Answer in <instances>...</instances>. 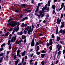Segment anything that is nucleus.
Here are the masks:
<instances>
[{"mask_svg":"<svg viewBox=\"0 0 65 65\" xmlns=\"http://www.w3.org/2000/svg\"><path fill=\"white\" fill-rule=\"evenodd\" d=\"M17 22H10L9 24H7V25L8 26L10 25L11 27H14V26L17 25Z\"/></svg>","mask_w":65,"mask_h":65,"instance_id":"nucleus-1","label":"nucleus"},{"mask_svg":"<svg viewBox=\"0 0 65 65\" xmlns=\"http://www.w3.org/2000/svg\"><path fill=\"white\" fill-rule=\"evenodd\" d=\"M29 29V30H28V33L29 35H30L31 34V33L30 32H32V30H31V26H30L29 27H27V28H26L25 29L26 30H28V29Z\"/></svg>","mask_w":65,"mask_h":65,"instance_id":"nucleus-2","label":"nucleus"},{"mask_svg":"<svg viewBox=\"0 0 65 65\" xmlns=\"http://www.w3.org/2000/svg\"><path fill=\"white\" fill-rule=\"evenodd\" d=\"M17 36H15L14 37H13L11 39V41L12 42L13 41V42H15V40L17 39Z\"/></svg>","mask_w":65,"mask_h":65,"instance_id":"nucleus-3","label":"nucleus"},{"mask_svg":"<svg viewBox=\"0 0 65 65\" xmlns=\"http://www.w3.org/2000/svg\"><path fill=\"white\" fill-rule=\"evenodd\" d=\"M19 27H18L16 29H14L13 32H12V34H14V32H15V31H16V32H18V31L19 30Z\"/></svg>","mask_w":65,"mask_h":65,"instance_id":"nucleus-4","label":"nucleus"},{"mask_svg":"<svg viewBox=\"0 0 65 65\" xmlns=\"http://www.w3.org/2000/svg\"><path fill=\"white\" fill-rule=\"evenodd\" d=\"M35 44V42H34V38H33L31 42V46H34Z\"/></svg>","mask_w":65,"mask_h":65,"instance_id":"nucleus-5","label":"nucleus"},{"mask_svg":"<svg viewBox=\"0 0 65 65\" xmlns=\"http://www.w3.org/2000/svg\"><path fill=\"white\" fill-rule=\"evenodd\" d=\"M47 7V4H46L44 7H43V8L42 9V11L43 12H45V11H44V10H46V8Z\"/></svg>","mask_w":65,"mask_h":65,"instance_id":"nucleus-6","label":"nucleus"},{"mask_svg":"<svg viewBox=\"0 0 65 65\" xmlns=\"http://www.w3.org/2000/svg\"><path fill=\"white\" fill-rule=\"evenodd\" d=\"M40 3H39L38 4V6L37 7V9H36V12H37L38 10H39V7L40 6Z\"/></svg>","mask_w":65,"mask_h":65,"instance_id":"nucleus-7","label":"nucleus"},{"mask_svg":"<svg viewBox=\"0 0 65 65\" xmlns=\"http://www.w3.org/2000/svg\"><path fill=\"white\" fill-rule=\"evenodd\" d=\"M22 41V39L20 40L19 41H18V40H17L16 42V44H19V43H20Z\"/></svg>","mask_w":65,"mask_h":65,"instance_id":"nucleus-8","label":"nucleus"},{"mask_svg":"<svg viewBox=\"0 0 65 65\" xmlns=\"http://www.w3.org/2000/svg\"><path fill=\"white\" fill-rule=\"evenodd\" d=\"M39 13L40 15H41V18H43V17H44V14H42V13H43V12H42V11H40Z\"/></svg>","mask_w":65,"mask_h":65,"instance_id":"nucleus-9","label":"nucleus"},{"mask_svg":"<svg viewBox=\"0 0 65 65\" xmlns=\"http://www.w3.org/2000/svg\"><path fill=\"white\" fill-rule=\"evenodd\" d=\"M53 39H51L50 40V43H49V45H52L53 44Z\"/></svg>","mask_w":65,"mask_h":65,"instance_id":"nucleus-10","label":"nucleus"},{"mask_svg":"<svg viewBox=\"0 0 65 65\" xmlns=\"http://www.w3.org/2000/svg\"><path fill=\"white\" fill-rule=\"evenodd\" d=\"M17 35H22L23 34V32L22 31H21L20 32H18L17 33Z\"/></svg>","mask_w":65,"mask_h":65,"instance_id":"nucleus-11","label":"nucleus"},{"mask_svg":"<svg viewBox=\"0 0 65 65\" xmlns=\"http://www.w3.org/2000/svg\"><path fill=\"white\" fill-rule=\"evenodd\" d=\"M61 19L59 20H57V24L59 25V24H60V23H61Z\"/></svg>","mask_w":65,"mask_h":65,"instance_id":"nucleus-12","label":"nucleus"},{"mask_svg":"<svg viewBox=\"0 0 65 65\" xmlns=\"http://www.w3.org/2000/svg\"><path fill=\"white\" fill-rule=\"evenodd\" d=\"M60 33H62V35H64V34H65V30H62V31Z\"/></svg>","mask_w":65,"mask_h":65,"instance_id":"nucleus-13","label":"nucleus"},{"mask_svg":"<svg viewBox=\"0 0 65 65\" xmlns=\"http://www.w3.org/2000/svg\"><path fill=\"white\" fill-rule=\"evenodd\" d=\"M35 49H36V52H37V51H38V50H39V46H37V49H36V48H35Z\"/></svg>","mask_w":65,"mask_h":65,"instance_id":"nucleus-14","label":"nucleus"},{"mask_svg":"<svg viewBox=\"0 0 65 65\" xmlns=\"http://www.w3.org/2000/svg\"><path fill=\"white\" fill-rule=\"evenodd\" d=\"M52 9H53L54 10H55V8H56L55 5H52Z\"/></svg>","mask_w":65,"mask_h":65,"instance_id":"nucleus-15","label":"nucleus"},{"mask_svg":"<svg viewBox=\"0 0 65 65\" xmlns=\"http://www.w3.org/2000/svg\"><path fill=\"white\" fill-rule=\"evenodd\" d=\"M4 57H2L1 59V57H0V63H2L3 61V59Z\"/></svg>","mask_w":65,"mask_h":65,"instance_id":"nucleus-16","label":"nucleus"},{"mask_svg":"<svg viewBox=\"0 0 65 65\" xmlns=\"http://www.w3.org/2000/svg\"><path fill=\"white\" fill-rule=\"evenodd\" d=\"M44 56H45V54H41V57L42 58H43L44 57Z\"/></svg>","mask_w":65,"mask_h":65,"instance_id":"nucleus-17","label":"nucleus"},{"mask_svg":"<svg viewBox=\"0 0 65 65\" xmlns=\"http://www.w3.org/2000/svg\"><path fill=\"white\" fill-rule=\"evenodd\" d=\"M58 32L59 31H58V27H56V34H58Z\"/></svg>","mask_w":65,"mask_h":65,"instance_id":"nucleus-18","label":"nucleus"},{"mask_svg":"<svg viewBox=\"0 0 65 65\" xmlns=\"http://www.w3.org/2000/svg\"><path fill=\"white\" fill-rule=\"evenodd\" d=\"M19 60L18 59L15 62V65H17L18 64V63L19 62Z\"/></svg>","mask_w":65,"mask_h":65,"instance_id":"nucleus-19","label":"nucleus"},{"mask_svg":"<svg viewBox=\"0 0 65 65\" xmlns=\"http://www.w3.org/2000/svg\"><path fill=\"white\" fill-rule=\"evenodd\" d=\"M60 37H57V39H56V41H59V40H60Z\"/></svg>","mask_w":65,"mask_h":65,"instance_id":"nucleus-20","label":"nucleus"},{"mask_svg":"<svg viewBox=\"0 0 65 65\" xmlns=\"http://www.w3.org/2000/svg\"><path fill=\"white\" fill-rule=\"evenodd\" d=\"M52 48H53V46L52 45H51L49 47V49L50 51H51L52 50Z\"/></svg>","mask_w":65,"mask_h":65,"instance_id":"nucleus-21","label":"nucleus"},{"mask_svg":"<svg viewBox=\"0 0 65 65\" xmlns=\"http://www.w3.org/2000/svg\"><path fill=\"white\" fill-rule=\"evenodd\" d=\"M6 58L7 61H8V58H9V56H8V55H6Z\"/></svg>","mask_w":65,"mask_h":65,"instance_id":"nucleus-22","label":"nucleus"},{"mask_svg":"<svg viewBox=\"0 0 65 65\" xmlns=\"http://www.w3.org/2000/svg\"><path fill=\"white\" fill-rule=\"evenodd\" d=\"M10 42H11V41L10 40H9L7 43L8 45H10Z\"/></svg>","mask_w":65,"mask_h":65,"instance_id":"nucleus-23","label":"nucleus"},{"mask_svg":"<svg viewBox=\"0 0 65 65\" xmlns=\"http://www.w3.org/2000/svg\"><path fill=\"white\" fill-rule=\"evenodd\" d=\"M25 54H26V51H24V52H23L22 53V56H25Z\"/></svg>","mask_w":65,"mask_h":65,"instance_id":"nucleus-24","label":"nucleus"},{"mask_svg":"<svg viewBox=\"0 0 65 65\" xmlns=\"http://www.w3.org/2000/svg\"><path fill=\"white\" fill-rule=\"evenodd\" d=\"M27 20V19H28V18L27 17H25V18H23L22 20L21 21L22 22H23V21H25V20Z\"/></svg>","mask_w":65,"mask_h":65,"instance_id":"nucleus-25","label":"nucleus"},{"mask_svg":"<svg viewBox=\"0 0 65 65\" xmlns=\"http://www.w3.org/2000/svg\"><path fill=\"white\" fill-rule=\"evenodd\" d=\"M61 6V8H63V7L64 6V3H62Z\"/></svg>","mask_w":65,"mask_h":65,"instance_id":"nucleus-26","label":"nucleus"},{"mask_svg":"<svg viewBox=\"0 0 65 65\" xmlns=\"http://www.w3.org/2000/svg\"><path fill=\"white\" fill-rule=\"evenodd\" d=\"M20 50H18L17 52V54L19 55V54H20Z\"/></svg>","mask_w":65,"mask_h":65,"instance_id":"nucleus-27","label":"nucleus"},{"mask_svg":"<svg viewBox=\"0 0 65 65\" xmlns=\"http://www.w3.org/2000/svg\"><path fill=\"white\" fill-rule=\"evenodd\" d=\"M61 51H60L58 52V56H59V55H61Z\"/></svg>","mask_w":65,"mask_h":65,"instance_id":"nucleus-28","label":"nucleus"},{"mask_svg":"<svg viewBox=\"0 0 65 65\" xmlns=\"http://www.w3.org/2000/svg\"><path fill=\"white\" fill-rule=\"evenodd\" d=\"M63 31V30H62V29H61L59 31V32L58 33V35H60V33Z\"/></svg>","mask_w":65,"mask_h":65,"instance_id":"nucleus-29","label":"nucleus"},{"mask_svg":"<svg viewBox=\"0 0 65 65\" xmlns=\"http://www.w3.org/2000/svg\"><path fill=\"white\" fill-rule=\"evenodd\" d=\"M25 27V24L24 23H22L21 25V27Z\"/></svg>","mask_w":65,"mask_h":65,"instance_id":"nucleus-30","label":"nucleus"},{"mask_svg":"<svg viewBox=\"0 0 65 65\" xmlns=\"http://www.w3.org/2000/svg\"><path fill=\"white\" fill-rule=\"evenodd\" d=\"M63 13H61V18L62 19L63 18Z\"/></svg>","mask_w":65,"mask_h":65,"instance_id":"nucleus-31","label":"nucleus"},{"mask_svg":"<svg viewBox=\"0 0 65 65\" xmlns=\"http://www.w3.org/2000/svg\"><path fill=\"white\" fill-rule=\"evenodd\" d=\"M5 45V43H4L2 45H1V47H3V46H4Z\"/></svg>","mask_w":65,"mask_h":65,"instance_id":"nucleus-32","label":"nucleus"},{"mask_svg":"<svg viewBox=\"0 0 65 65\" xmlns=\"http://www.w3.org/2000/svg\"><path fill=\"white\" fill-rule=\"evenodd\" d=\"M52 38H55V36L54 34H53L52 35Z\"/></svg>","mask_w":65,"mask_h":65,"instance_id":"nucleus-33","label":"nucleus"},{"mask_svg":"<svg viewBox=\"0 0 65 65\" xmlns=\"http://www.w3.org/2000/svg\"><path fill=\"white\" fill-rule=\"evenodd\" d=\"M33 55H34V54L33 53L31 55V54H29V57H30H30H33Z\"/></svg>","mask_w":65,"mask_h":65,"instance_id":"nucleus-34","label":"nucleus"},{"mask_svg":"<svg viewBox=\"0 0 65 65\" xmlns=\"http://www.w3.org/2000/svg\"><path fill=\"white\" fill-rule=\"evenodd\" d=\"M24 57H23L22 59V63H23V62H24Z\"/></svg>","mask_w":65,"mask_h":65,"instance_id":"nucleus-35","label":"nucleus"},{"mask_svg":"<svg viewBox=\"0 0 65 65\" xmlns=\"http://www.w3.org/2000/svg\"><path fill=\"white\" fill-rule=\"evenodd\" d=\"M11 36H12V35L10 34L9 35V39H10L11 38Z\"/></svg>","mask_w":65,"mask_h":65,"instance_id":"nucleus-36","label":"nucleus"},{"mask_svg":"<svg viewBox=\"0 0 65 65\" xmlns=\"http://www.w3.org/2000/svg\"><path fill=\"white\" fill-rule=\"evenodd\" d=\"M26 5L24 4H23L22 5V6L24 8H25V6H26Z\"/></svg>","mask_w":65,"mask_h":65,"instance_id":"nucleus-37","label":"nucleus"},{"mask_svg":"<svg viewBox=\"0 0 65 65\" xmlns=\"http://www.w3.org/2000/svg\"><path fill=\"white\" fill-rule=\"evenodd\" d=\"M41 63L42 65H44V63H45V62H44V61L41 62Z\"/></svg>","mask_w":65,"mask_h":65,"instance_id":"nucleus-38","label":"nucleus"},{"mask_svg":"<svg viewBox=\"0 0 65 65\" xmlns=\"http://www.w3.org/2000/svg\"><path fill=\"white\" fill-rule=\"evenodd\" d=\"M16 58H17V55H15L14 57V59L15 60Z\"/></svg>","mask_w":65,"mask_h":65,"instance_id":"nucleus-39","label":"nucleus"},{"mask_svg":"<svg viewBox=\"0 0 65 65\" xmlns=\"http://www.w3.org/2000/svg\"><path fill=\"white\" fill-rule=\"evenodd\" d=\"M39 45V43L38 42H37L36 44L35 45V46H37V45Z\"/></svg>","mask_w":65,"mask_h":65,"instance_id":"nucleus-40","label":"nucleus"},{"mask_svg":"<svg viewBox=\"0 0 65 65\" xmlns=\"http://www.w3.org/2000/svg\"><path fill=\"white\" fill-rule=\"evenodd\" d=\"M64 25H61V27H60V29H61L62 28H63L64 27Z\"/></svg>","mask_w":65,"mask_h":65,"instance_id":"nucleus-41","label":"nucleus"},{"mask_svg":"<svg viewBox=\"0 0 65 65\" xmlns=\"http://www.w3.org/2000/svg\"><path fill=\"white\" fill-rule=\"evenodd\" d=\"M46 52V51H44V50H43L42 51V53H45Z\"/></svg>","mask_w":65,"mask_h":65,"instance_id":"nucleus-42","label":"nucleus"},{"mask_svg":"<svg viewBox=\"0 0 65 65\" xmlns=\"http://www.w3.org/2000/svg\"><path fill=\"white\" fill-rule=\"evenodd\" d=\"M37 55H40V52H39L36 53Z\"/></svg>","mask_w":65,"mask_h":65,"instance_id":"nucleus-43","label":"nucleus"},{"mask_svg":"<svg viewBox=\"0 0 65 65\" xmlns=\"http://www.w3.org/2000/svg\"><path fill=\"white\" fill-rule=\"evenodd\" d=\"M31 3L32 4H33L34 3V0H31Z\"/></svg>","mask_w":65,"mask_h":65,"instance_id":"nucleus-44","label":"nucleus"},{"mask_svg":"<svg viewBox=\"0 0 65 65\" xmlns=\"http://www.w3.org/2000/svg\"><path fill=\"white\" fill-rule=\"evenodd\" d=\"M62 8L61 7L58 10H57L58 12H59V11H60V10H62Z\"/></svg>","mask_w":65,"mask_h":65,"instance_id":"nucleus-45","label":"nucleus"},{"mask_svg":"<svg viewBox=\"0 0 65 65\" xmlns=\"http://www.w3.org/2000/svg\"><path fill=\"white\" fill-rule=\"evenodd\" d=\"M10 53V51H7V55H9V54Z\"/></svg>","mask_w":65,"mask_h":65,"instance_id":"nucleus-46","label":"nucleus"},{"mask_svg":"<svg viewBox=\"0 0 65 65\" xmlns=\"http://www.w3.org/2000/svg\"><path fill=\"white\" fill-rule=\"evenodd\" d=\"M8 33H9L8 32H7L5 35V36H8Z\"/></svg>","mask_w":65,"mask_h":65,"instance_id":"nucleus-47","label":"nucleus"},{"mask_svg":"<svg viewBox=\"0 0 65 65\" xmlns=\"http://www.w3.org/2000/svg\"><path fill=\"white\" fill-rule=\"evenodd\" d=\"M26 39H25L24 40V43H26Z\"/></svg>","mask_w":65,"mask_h":65,"instance_id":"nucleus-48","label":"nucleus"},{"mask_svg":"<svg viewBox=\"0 0 65 65\" xmlns=\"http://www.w3.org/2000/svg\"><path fill=\"white\" fill-rule=\"evenodd\" d=\"M34 25H32V30L31 31H33V29L34 28Z\"/></svg>","mask_w":65,"mask_h":65,"instance_id":"nucleus-49","label":"nucleus"},{"mask_svg":"<svg viewBox=\"0 0 65 65\" xmlns=\"http://www.w3.org/2000/svg\"><path fill=\"white\" fill-rule=\"evenodd\" d=\"M15 12H19V11H20L18 10H15Z\"/></svg>","mask_w":65,"mask_h":65,"instance_id":"nucleus-50","label":"nucleus"},{"mask_svg":"<svg viewBox=\"0 0 65 65\" xmlns=\"http://www.w3.org/2000/svg\"><path fill=\"white\" fill-rule=\"evenodd\" d=\"M3 47H2L0 49V51H2L3 50Z\"/></svg>","mask_w":65,"mask_h":65,"instance_id":"nucleus-51","label":"nucleus"},{"mask_svg":"<svg viewBox=\"0 0 65 65\" xmlns=\"http://www.w3.org/2000/svg\"><path fill=\"white\" fill-rule=\"evenodd\" d=\"M19 56V57H20V58L21 57V55H20V54H17V56Z\"/></svg>","mask_w":65,"mask_h":65,"instance_id":"nucleus-52","label":"nucleus"},{"mask_svg":"<svg viewBox=\"0 0 65 65\" xmlns=\"http://www.w3.org/2000/svg\"><path fill=\"white\" fill-rule=\"evenodd\" d=\"M65 50H64L63 51V54H65Z\"/></svg>","mask_w":65,"mask_h":65,"instance_id":"nucleus-53","label":"nucleus"},{"mask_svg":"<svg viewBox=\"0 0 65 65\" xmlns=\"http://www.w3.org/2000/svg\"><path fill=\"white\" fill-rule=\"evenodd\" d=\"M9 49H11V45H10L9 46Z\"/></svg>","mask_w":65,"mask_h":65,"instance_id":"nucleus-54","label":"nucleus"},{"mask_svg":"<svg viewBox=\"0 0 65 65\" xmlns=\"http://www.w3.org/2000/svg\"><path fill=\"white\" fill-rule=\"evenodd\" d=\"M58 62H59V61H58V60H57L56 62V64H57Z\"/></svg>","mask_w":65,"mask_h":65,"instance_id":"nucleus-55","label":"nucleus"},{"mask_svg":"<svg viewBox=\"0 0 65 65\" xmlns=\"http://www.w3.org/2000/svg\"><path fill=\"white\" fill-rule=\"evenodd\" d=\"M58 48H62V46H61V45H60L59 46Z\"/></svg>","mask_w":65,"mask_h":65,"instance_id":"nucleus-56","label":"nucleus"},{"mask_svg":"<svg viewBox=\"0 0 65 65\" xmlns=\"http://www.w3.org/2000/svg\"><path fill=\"white\" fill-rule=\"evenodd\" d=\"M3 53H1L0 54V57H1V56H3Z\"/></svg>","mask_w":65,"mask_h":65,"instance_id":"nucleus-57","label":"nucleus"},{"mask_svg":"<svg viewBox=\"0 0 65 65\" xmlns=\"http://www.w3.org/2000/svg\"><path fill=\"white\" fill-rule=\"evenodd\" d=\"M24 34H27V31L26 30H24Z\"/></svg>","mask_w":65,"mask_h":65,"instance_id":"nucleus-58","label":"nucleus"},{"mask_svg":"<svg viewBox=\"0 0 65 65\" xmlns=\"http://www.w3.org/2000/svg\"><path fill=\"white\" fill-rule=\"evenodd\" d=\"M29 8H27L25 9V10H26V11H27H27L28 10H29Z\"/></svg>","mask_w":65,"mask_h":65,"instance_id":"nucleus-59","label":"nucleus"},{"mask_svg":"<svg viewBox=\"0 0 65 65\" xmlns=\"http://www.w3.org/2000/svg\"><path fill=\"white\" fill-rule=\"evenodd\" d=\"M25 60H26V59H27V56H25Z\"/></svg>","mask_w":65,"mask_h":65,"instance_id":"nucleus-60","label":"nucleus"},{"mask_svg":"<svg viewBox=\"0 0 65 65\" xmlns=\"http://www.w3.org/2000/svg\"><path fill=\"white\" fill-rule=\"evenodd\" d=\"M31 10H28L27 11V12H31Z\"/></svg>","mask_w":65,"mask_h":65,"instance_id":"nucleus-61","label":"nucleus"},{"mask_svg":"<svg viewBox=\"0 0 65 65\" xmlns=\"http://www.w3.org/2000/svg\"><path fill=\"white\" fill-rule=\"evenodd\" d=\"M12 20V19H9L8 20V22H10V21H11Z\"/></svg>","mask_w":65,"mask_h":65,"instance_id":"nucleus-62","label":"nucleus"},{"mask_svg":"<svg viewBox=\"0 0 65 65\" xmlns=\"http://www.w3.org/2000/svg\"><path fill=\"white\" fill-rule=\"evenodd\" d=\"M46 46H49V43H48L46 44Z\"/></svg>","mask_w":65,"mask_h":65,"instance_id":"nucleus-63","label":"nucleus"},{"mask_svg":"<svg viewBox=\"0 0 65 65\" xmlns=\"http://www.w3.org/2000/svg\"><path fill=\"white\" fill-rule=\"evenodd\" d=\"M33 49H30V52H32L33 51Z\"/></svg>","mask_w":65,"mask_h":65,"instance_id":"nucleus-64","label":"nucleus"}]
</instances>
